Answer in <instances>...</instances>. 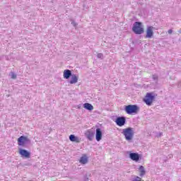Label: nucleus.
I'll list each match as a JSON object with an SVG mask.
<instances>
[{
	"label": "nucleus",
	"instance_id": "nucleus-1",
	"mask_svg": "<svg viewBox=\"0 0 181 181\" xmlns=\"http://www.w3.org/2000/svg\"><path fill=\"white\" fill-rule=\"evenodd\" d=\"M122 134L124 135L126 141H132V139L134 138V129L132 127L123 129Z\"/></svg>",
	"mask_w": 181,
	"mask_h": 181
},
{
	"label": "nucleus",
	"instance_id": "nucleus-2",
	"mask_svg": "<svg viewBox=\"0 0 181 181\" xmlns=\"http://www.w3.org/2000/svg\"><path fill=\"white\" fill-rule=\"evenodd\" d=\"M124 110L127 114L131 115L132 114H136L139 111V107L136 105H129L125 107Z\"/></svg>",
	"mask_w": 181,
	"mask_h": 181
},
{
	"label": "nucleus",
	"instance_id": "nucleus-3",
	"mask_svg": "<svg viewBox=\"0 0 181 181\" xmlns=\"http://www.w3.org/2000/svg\"><path fill=\"white\" fill-rule=\"evenodd\" d=\"M133 32L136 35H142L144 33V28H142V23L135 22L132 28Z\"/></svg>",
	"mask_w": 181,
	"mask_h": 181
},
{
	"label": "nucleus",
	"instance_id": "nucleus-4",
	"mask_svg": "<svg viewBox=\"0 0 181 181\" xmlns=\"http://www.w3.org/2000/svg\"><path fill=\"white\" fill-rule=\"evenodd\" d=\"M155 100V95L152 93H146L144 101L146 104V105H152V103H153V100Z\"/></svg>",
	"mask_w": 181,
	"mask_h": 181
},
{
	"label": "nucleus",
	"instance_id": "nucleus-5",
	"mask_svg": "<svg viewBox=\"0 0 181 181\" xmlns=\"http://www.w3.org/2000/svg\"><path fill=\"white\" fill-rule=\"evenodd\" d=\"M29 142H30V139L25 136H21L18 139V144L19 146H25V145L29 144Z\"/></svg>",
	"mask_w": 181,
	"mask_h": 181
},
{
	"label": "nucleus",
	"instance_id": "nucleus-6",
	"mask_svg": "<svg viewBox=\"0 0 181 181\" xmlns=\"http://www.w3.org/2000/svg\"><path fill=\"white\" fill-rule=\"evenodd\" d=\"M115 122L118 127H124V125L127 124V118H125L124 116L117 117Z\"/></svg>",
	"mask_w": 181,
	"mask_h": 181
},
{
	"label": "nucleus",
	"instance_id": "nucleus-7",
	"mask_svg": "<svg viewBox=\"0 0 181 181\" xmlns=\"http://www.w3.org/2000/svg\"><path fill=\"white\" fill-rule=\"evenodd\" d=\"M153 26L147 27L146 38L151 39L153 37Z\"/></svg>",
	"mask_w": 181,
	"mask_h": 181
},
{
	"label": "nucleus",
	"instance_id": "nucleus-8",
	"mask_svg": "<svg viewBox=\"0 0 181 181\" xmlns=\"http://www.w3.org/2000/svg\"><path fill=\"white\" fill-rule=\"evenodd\" d=\"M95 139L98 142H100L103 139V131L99 127L95 130Z\"/></svg>",
	"mask_w": 181,
	"mask_h": 181
},
{
	"label": "nucleus",
	"instance_id": "nucleus-9",
	"mask_svg": "<svg viewBox=\"0 0 181 181\" xmlns=\"http://www.w3.org/2000/svg\"><path fill=\"white\" fill-rule=\"evenodd\" d=\"M129 156L130 159L134 160V162H138L139 161V159H141V156H139V153H130Z\"/></svg>",
	"mask_w": 181,
	"mask_h": 181
},
{
	"label": "nucleus",
	"instance_id": "nucleus-10",
	"mask_svg": "<svg viewBox=\"0 0 181 181\" xmlns=\"http://www.w3.org/2000/svg\"><path fill=\"white\" fill-rule=\"evenodd\" d=\"M19 153L23 158H30V152L28 151V150L20 148Z\"/></svg>",
	"mask_w": 181,
	"mask_h": 181
},
{
	"label": "nucleus",
	"instance_id": "nucleus-11",
	"mask_svg": "<svg viewBox=\"0 0 181 181\" xmlns=\"http://www.w3.org/2000/svg\"><path fill=\"white\" fill-rule=\"evenodd\" d=\"M95 132L93 130H88L86 133H85V136H86L87 139H88V141H93V139H94V135H95Z\"/></svg>",
	"mask_w": 181,
	"mask_h": 181
},
{
	"label": "nucleus",
	"instance_id": "nucleus-12",
	"mask_svg": "<svg viewBox=\"0 0 181 181\" xmlns=\"http://www.w3.org/2000/svg\"><path fill=\"white\" fill-rule=\"evenodd\" d=\"M64 78H66V80H69V78H70V77H71L73 76V74H71V71H70V69H66L64 71Z\"/></svg>",
	"mask_w": 181,
	"mask_h": 181
},
{
	"label": "nucleus",
	"instance_id": "nucleus-13",
	"mask_svg": "<svg viewBox=\"0 0 181 181\" xmlns=\"http://www.w3.org/2000/svg\"><path fill=\"white\" fill-rule=\"evenodd\" d=\"M69 140L71 142H76L77 144H79L80 142V138L76 136L74 134H71L69 136Z\"/></svg>",
	"mask_w": 181,
	"mask_h": 181
},
{
	"label": "nucleus",
	"instance_id": "nucleus-14",
	"mask_svg": "<svg viewBox=\"0 0 181 181\" xmlns=\"http://www.w3.org/2000/svg\"><path fill=\"white\" fill-rule=\"evenodd\" d=\"M71 77V78L69 81L70 84H76V83H77V81H78V77H77V76H76V74H72V76Z\"/></svg>",
	"mask_w": 181,
	"mask_h": 181
},
{
	"label": "nucleus",
	"instance_id": "nucleus-15",
	"mask_svg": "<svg viewBox=\"0 0 181 181\" xmlns=\"http://www.w3.org/2000/svg\"><path fill=\"white\" fill-rule=\"evenodd\" d=\"M83 108L88 110V111H93V110H94V107L90 103L83 104Z\"/></svg>",
	"mask_w": 181,
	"mask_h": 181
},
{
	"label": "nucleus",
	"instance_id": "nucleus-16",
	"mask_svg": "<svg viewBox=\"0 0 181 181\" xmlns=\"http://www.w3.org/2000/svg\"><path fill=\"white\" fill-rule=\"evenodd\" d=\"M140 175L139 176L141 177H142L143 176H145V174L146 173V171L145 170V168L144 167V165H141L139 168Z\"/></svg>",
	"mask_w": 181,
	"mask_h": 181
},
{
	"label": "nucleus",
	"instance_id": "nucleus-17",
	"mask_svg": "<svg viewBox=\"0 0 181 181\" xmlns=\"http://www.w3.org/2000/svg\"><path fill=\"white\" fill-rule=\"evenodd\" d=\"M79 162L82 165H86V163H87V162H88V159L87 158L86 156H83L80 158Z\"/></svg>",
	"mask_w": 181,
	"mask_h": 181
},
{
	"label": "nucleus",
	"instance_id": "nucleus-18",
	"mask_svg": "<svg viewBox=\"0 0 181 181\" xmlns=\"http://www.w3.org/2000/svg\"><path fill=\"white\" fill-rule=\"evenodd\" d=\"M97 57L98 59H101L103 60V59H104V54L103 53H98Z\"/></svg>",
	"mask_w": 181,
	"mask_h": 181
},
{
	"label": "nucleus",
	"instance_id": "nucleus-19",
	"mask_svg": "<svg viewBox=\"0 0 181 181\" xmlns=\"http://www.w3.org/2000/svg\"><path fill=\"white\" fill-rule=\"evenodd\" d=\"M11 78H13V80H15V78H16V74L13 72H11L10 74Z\"/></svg>",
	"mask_w": 181,
	"mask_h": 181
},
{
	"label": "nucleus",
	"instance_id": "nucleus-20",
	"mask_svg": "<svg viewBox=\"0 0 181 181\" xmlns=\"http://www.w3.org/2000/svg\"><path fill=\"white\" fill-rule=\"evenodd\" d=\"M158 75H155V74L153 75V80L156 81V83H158Z\"/></svg>",
	"mask_w": 181,
	"mask_h": 181
},
{
	"label": "nucleus",
	"instance_id": "nucleus-21",
	"mask_svg": "<svg viewBox=\"0 0 181 181\" xmlns=\"http://www.w3.org/2000/svg\"><path fill=\"white\" fill-rule=\"evenodd\" d=\"M71 25H73V26H77V23H75L74 21H72L71 22Z\"/></svg>",
	"mask_w": 181,
	"mask_h": 181
},
{
	"label": "nucleus",
	"instance_id": "nucleus-22",
	"mask_svg": "<svg viewBox=\"0 0 181 181\" xmlns=\"http://www.w3.org/2000/svg\"><path fill=\"white\" fill-rule=\"evenodd\" d=\"M173 32V30H172V29L168 30V34L169 35H172Z\"/></svg>",
	"mask_w": 181,
	"mask_h": 181
},
{
	"label": "nucleus",
	"instance_id": "nucleus-23",
	"mask_svg": "<svg viewBox=\"0 0 181 181\" xmlns=\"http://www.w3.org/2000/svg\"><path fill=\"white\" fill-rule=\"evenodd\" d=\"M162 136V133H160V134H159V136Z\"/></svg>",
	"mask_w": 181,
	"mask_h": 181
},
{
	"label": "nucleus",
	"instance_id": "nucleus-24",
	"mask_svg": "<svg viewBox=\"0 0 181 181\" xmlns=\"http://www.w3.org/2000/svg\"><path fill=\"white\" fill-rule=\"evenodd\" d=\"M179 86H181V82L179 83Z\"/></svg>",
	"mask_w": 181,
	"mask_h": 181
}]
</instances>
